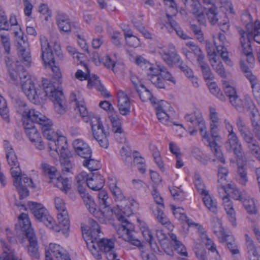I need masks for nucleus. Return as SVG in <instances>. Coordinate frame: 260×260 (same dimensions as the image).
I'll return each instance as SVG.
<instances>
[{"instance_id": "nucleus-1", "label": "nucleus", "mask_w": 260, "mask_h": 260, "mask_svg": "<svg viewBox=\"0 0 260 260\" xmlns=\"http://www.w3.org/2000/svg\"><path fill=\"white\" fill-rule=\"evenodd\" d=\"M5 62L10 78L14 81L19 77L21 82V88L29 100L35 104H38L44 100L45 93L42 87H36L30 75L24 70L19 61L12 62L9 57L5 59Z\"/></svg>"}, {"instance_id": "nucleus-2", "label": "nucleus", "mask_w": 260, "mask_h": 260, "mask_svg": "<svg viewBox=\"0 0 260 260\" xmlns=\"http://www.w3.org/2000/svg\"><path fill=\"white\" fill-rule=\"evenodd\" d=\"M6 158L10 167V172L13 179V185L19 194V198L22 200L28 196V187H34L32 179L25 174H22L20 164L15 151L11 146L5 144Z\"/></svg>"}, {"instance_id": "nucleus-3", "label": "nucleus", "mask_w": 260, "mask_h": 260, "mask_svg": "<svg viewBox=\"0 0 260 260\" xmlns=\"http://www.w3.org/2000/svg\"><path fill=\"white\" fill-rule=\"evenodd\" d=\"M126 202H120L117 206L119 209L117 214V218L120 223V227L117 230L119 238H122L125 241L129 242L133 245L141 247V243L134 235V225L129 222L125 217H129L133 214V211L127 205Z\"/></svg>"}, {"instance_id": "nucleus-4", "label": "nucleus", "mask_w": 260, "mask_h": 260, "mask_svg": "<svg viewBox=\"0 0 260 260\" xmlns=\"http://www.w3.org/2000/svg\"><path fill=\"white\" fill-rule=\"evenodd\" d=\"M146 60L139 56L136 58V63L140 66L146 64L148 79L158 88H165V81H169L174 84L176 80L170 72L164 66L159 64H152L146 63Z\"/></svg>"}, {"instance_id": "nucleus-5", "label": "nucleus", "mask_w": 260, "mask_h": 260, "mask_svg": "<svg viewBox=\"0 0 260 260\" xmlns=\"http://www.w3.org/2000/svg\"><path fill=\"white\" fill-rule=\"evenodd\" d=\"M52 122L50 120L48 125L45 123L41 126L43 136L49 141L48 145L50 154L56 155L57 150L59 149L60 151H61V155H64V151H66L68 147L66 138L54 132L52 128Z\"/></svg>"}, {"instance_id": "nucleus-6", "label": "nucleus", "mask_w": 260, "mask_h": 260, "mask_svg": "<svg viewBox=\"0 0 260 260\" xmlns=\"http://www.w3.org/2000/svg\"><path fill=\"white\" fill-rule=\"evenodd\" d=\"M18 218L22 222L21 229L22 231L25 232V235L29 242V245L27 246L29 256L32 259L39 258L40 253L37 239L33 229L30 228V222L27 214L22 213L19 216Z\"/></svg>"}, {"instance_id": "nucleus-7", "label": "nucleus", "mask_w": 260, "mask_h": 260, "mask_svg": "<svg viewBox=\"0 0 260 260\" xmlns=\"http://www.w3.org/2000/svg\"><path fill=\"white\" fill-rule=\"evenodd\" d=\"M236 124L241 137L247 144L250 153L260 161V148L257 141L254 139L249 127L246 125L241 116L237 118Z\"/></svg>"}, {"instance_id": "nucleus-8", "label": "nucleus", "mask_w": 260, "mask_h": 260, "mask_svg": "<svg viewBox=\"0 0 260 260\" xmlns=\"http://www.w3.org/2000/svg\"><path fill=\"white\" fill-rule=\"evenodd\" d=\"M42 90L45 93L44 100L47 96H49L53 102L56 111L60 114H63L66 111V105L64 97L61 91L57 90L53 83L46 80L43 83Z\"/></svg>"}, {"instance_id": "nucleus-9", "label": "nucleus", "mask_w": 260, "mask_h": 260, "mask_svg": "<svg viewBox=\"0 0 260 260\" xmlns=\"http://www.w3.org/2000/svg\"><path fill=\"white\" fill-rule=\"evenodd\" d=\"M54 204L58 213L54 231L57 232L62 231L63 233H66L70 228V220L64 203L61 199L56 197L54 199Z\"/></svg>"}, {"instance_id": "nucleus-10", "label": "nucleus", "mask_w": 260, "mask_h": 260, "mask_svg": "<svg viewBox=\"0 0 260 260\" xmlns=\"http://www.w3.org/2000/svg\"><path fill=\"white\" fill-rule=\"evenodd\" d=\"M41 166L44 173L50 179V181L56 184L62 191L67 193L71 189L69 179L67 178H63L55 167L48 164L43 163Z\"/></svg>"}, {"instance_id": "nucleus-11", "label": "nucleus", "mask_w": 260, "mask_h": 260, "mask_svg": "<svg viewBox=\"0 0 260 260\" xmlns=\"http://www.w3.org/2000/svg\"><path fill=\"white\" fill-rule=\"evenodd\" d=\"M28 207L36 219L43 222L47 226L54 230V221L43 205L37 202H29Z\"/></svg>"}, {"instance_id": "nucleus-12", "label": "nucleus", "mask_w": 260, "mask_h": 260, "mask_svg": "<svg viewBox=\"0 0 260 260\" xmlns=\"http://www.w3.org/2000/svg\"><path fill=\"white\" fill-rule=\"evenodd\" d=\"M246 32L243 29L239 28L238 32L240 36V40L241 43V39H244L245 44L251 45V40L260 44V22L256 20L253 24L248 23L246 25Z\"/></svg>"}, {"instance_id": "nucleus-13", "label": "nucleus", "mask_w": 260, "mask_h": 260, "mask_svg": "<svg viewBox=\"0 0 260 260\" xmlns=\"http://www.w3.org/2000/svg\"><path fill=\"white\" fill-rule=\"evenodd\" d=\"M159 53L164 61L169 66H172L173 64H174L181 71L183 70L182 67H187L177 54L174 46L172 44L169 45L168 49H161Z\"/></svg>"}, {"instance_id": "nucleus-14", "label": "nucleus", "mask_w": 260, "mask_h": 260, "mask_svg": "<svg viewBox=\"0 0 260 260\" xmlns=\"http://www.w3.org/2000/svg\"><path fill=\"white\" fill-rule=\"evenodd\" d=\"M89 229L87 232L83 234V237L86 243L88 248L91 249L94 252L96 251L94 249L95 243L94 240H98L99 237L101 236V232L99 225L96 221L93 219H89Z\"/></svg>"}, {"instance_id": "nucleus-15", "label": "nucleus", "mask_w": 260, "mask_h": 260, "mask_svg": "<svg viewBox=\"0 0 260 260\" xmlns=\"http://www.w3.org/2000/svg\"><path fill=\"white\" fill-rule=\"evenodd\" d=\"M225 147L228 151L233 152L238 159L242 161L245 159L242 144L236 133L228 134Z\"/></svg>"}, {"instance_id": "nucleus-16", "label": "nucleus", "mask_w": 260, "mask_h": 260, "mask_svg": "<svg viewBox=\"0 0 260 260\" xmlns=\"http://www.w3.org/2000/svg\"><path fill=\"white\" fill-rule=\"evenodd\" d=\"M228 188L223 185L218 188V193L223 201V206L227 214L228 218L233 226H236L235 211L233 208L232 202L229 199Z\"/></svg>"}, {"instance_id": "nucleus-17", "label": "nucleus", "mask_w": 260, "mask_h": 260, "mask_svg": "<svg viewBox=\"0 0 260 260\" xmlns=\"http://www.w3.org/2000/svg\"><path fill=\"white\" fill-rule=\"evenodd\" d=\"M172 209L175 217L179 220L185 222L189 227L197 230L201 238L206 234L202 225L188 218L185 214L183 208L180 207L175 208L174 206H172Z\"/></svg>"}, {"instance_id": "nucleus-18", "label": "nucleus", "mask_w": 260, "mask_h": 260, "mask_svg": "<svg viewBox=\"0 0 260 260\" xmlns=\"http://www.w3.org/2000/svg\"><path fill=\"white\" fill-rule=\"evenodd\" d=\"M41 46L42 58L44 61H48L53 59V56L55 54L59 60L63 58V54L61 51L59 46H55L54 49V53L51 51L49 43L45 36H41L40 38Z\"/></svg>"}, {"instance_id": "nucleus-19", "label": "nucleus", "mask_w": 260, "mask_h": 260, "mask_svg": "<svg viewBox=\"0 0 260 260\" xmlns=\"http://www.w3.org/2000/svg\"><path fill=\"white\" fill-rule=\"evenodd\" d=\"M96 119V123L92 124L91 128L94 138L98 142L100 146L104 148L108 147L109 143L107 136L109 135L108 131H106L99 120Z\"/></svg>"}, {"instance_id": "nucleus-20", "label": "nucleus", "mask_w": 260, "mask_h": 260, "mask_svg": "<svg viewBox=\"0 0 260 260\" xmlns=\"http://www.w3.org/2000/svg\"><path fill=\"white\" fill-rule=\"evenodd\" d=\"M52 256L56 260H71L68 253L59 245L51 243L45 249L46 260H53Z\"/></svg>"}, {"instance_id": "nucleus-21", "label": "nucleus", "mask_w": 260, "mask_h": 260, "mask_svg": "<svg viewBox=\"0 0 260 260\" xmlns=\"http://www.w3.org/2000/svg\"><path fill=\"white\" fill-rule=\"evenodd\" d=\"M214 44L217 53L220 55L225 63L230 67L233 66V63L229 57V53L225 47L228 42L225 35L221 32L218 33L217 38L214 40Z\"/></svg>"}, {"instance_id": "nucleus-22", "label": "nucleus", "mask_w": 260, "mask_h": 260, "mask_svg": "<svg viewBox=\"0 0 260 260\" xmlns=\"http://www.w3.org/2000/svg\"><path fill=\"white\" fill-rule=\"evenodd\" d=\"M183 1L186 8L194 15L198 21L202 25H205L206 20L205 12L199 2L196 0Z\"/></svg>"}, {"instance_id": "nucleus-23", "label": "nucleus", "mask_w": 260, "mask_h": 260, "mask_svg": "<svg viewBox=\"0 0 260 260\" xmlns=\"http://www.w3.org/2000/svg\"><path fill=\"white\" fill-rule=\"evenodd\" d=\"M93 242L95 243L94 244V249L96 251V252H94L90 248L88 249L96 259H101L102 258L101 251L105 252L112 249H114V247L113 241L110 239H101L100 237H99L98 240H94Z\"/></svg>"}, {"instance_id": "nucleus-24", "label": "nucleus", "mask_w": 260, "mask_h": 260, "mask_svg": "<svg viewBox=\"0 0 260 260\" xmlns=\"http://www.w3.org/2000/svg\"><path fill=\"white\" fill-rule=\"evenodd\" d=\"M184 118L186 121L190 122L192 125H198L203 138L208 139L205 122L200 112L194 111L191 113H186Z\"/></svg>"}, {"instance_id": "nucleus-25", "label": "nucleus", "mask_w": 260, "mask_h": 260, "mask_svg": "<svg viewBox=\"0 0 260 260\" xmlns=\"http://www.w3.org/2000/svg\"><path fill=\"white\" fill-rule=\"evenodd\" d=\"M155 109L158 119L162 122H167L170 113L172 112V108L170 104L165 101L162 100L158 103Z\"/></svg>"}, {"instance_id": "nucleus-26", "label": "nucleus", "mask_w": 260, "mask_h": 260, "mask_svg": "<svg viewBox=\"0 0 260 260\" xmlns=\"http://www.w3.org/2000/svg\"><path fill=\"white\" fill-rule=\"evenodd\" d=\"M73 146L76 154L79 156L87 159L91 157L92 150L87 143L81 139H76Z\"/></svg>"}, {"instance_id": "nucleus-27", "label": "nucleus", "mask_w": 260, "mask_h": 260, "mask_svg": "<svg viewBox=\"0 0 260 260\" xmlns=\"http://www.w3.org/2000/svg\"><path fill=\"white\" fill-rule=\"evenodd\" d=\"M117 103L119 113L122 115L129 114L131 105L127 94L123 91H119L117 92Z\"/></svg>"}, {"instance_id": "nucleus-28", "label": "nucleus", "mask_w": 260, "mask_h": 260, "mask_svg": "<svg viewBox=\"0 0 260 260\" xmlns=\"http://www.w3.org/2000/svg\"><path fill=\"white\" fill-rule=\"evenodd\" d=\"M166 17L168 22L164 24V27L166 28L169 32L171 33L174 30L180 38L183 40H188L189 38V36L184 32L178 23L173 19L172 16L167 13Z\"/></svg>"}, {"instance_id": "nucleus-29", "label": "nucleus", "mask_w": 260, "mask_h": 260, "mask_svg": "<svg viewBox=\"0 0 260 260\" xmlns=\"http://www.w3.org/2000/svg\"><path fill=\"white\" fill-rule=\"evenodd\" d=\"M23 114L24 116L26 115L28 118V121L31 120L32 122L39 124L41 126L45 123L48 125L49 123L50 122V119L34 109H29L28 111H24Z\"/></svg>"}, {"instance_id": "nucleus-30", "label": "nucleus", "mask_w": 260, "mask_h": 260, "mask_svg": "<svg viewBox=\"0 0 260 260\" xmlns=\"http://www.w3.org/2000/svg\"><path fill=\"white\" fill-rule=\"evenodd\" d=\"M79 193L83 200L86 208L93 215H95L97 210L92 197L86 192L84 186H79Z\"/></svg>"}, {"instance_id": "nucleus-31", "label": "nucleus", "mask_w": 260, "mask_h": 260, "mask_svg": "<svg viewBox=\"0 0 260 260\" xmlns=\"http://www.w3.org/2000/svg\"><path fill=\"white\" fill-rule=\"evenodd\" d=\"M240 67L244 76L250 81L253 92L259 93L260 92V86L257 82L256 76L252 73L249 67L244 62L241 61L240 62Z\"/></svg>"}, {"instance_id": "nucleus-32", "label": "nucleus", "mask_w": 260, "mask_h": 260, "mask_svg": "<svg viewBox=\"0 0 260 260\" xmlns=\"http://www.w3.org/2000/svg\"><path fill=\"white\" fill-rule=\"evenodd\" d=\"M56 22L60 31L65 32L71 31L72 22L66 14L58 12L56 15Z\"/></svg>"}, {"instance_id": "nucleus-33", "label": "nucleus", "mask_w": 260, "mask_h": 260, "mask_svg": "<svg viewBox=\"0 0 260 260\" xmlns=\"http://www.w3.org/2000/svg\"><path fill=\"white\" fill-rule=\"evenodd\" d=\"M104 183L103 176L96 172L91 173L87 180V186L93 190H99L102 189Z\"/></svg>"}, {"instance_id": "nucleus-34", "label": "nucleus", "mask_w": 260, "mask_h": 260, "mask_svg": "<svg viewBox=\"0 0 260 260\" xmlns=\"http://www.w3.org/2000/svg\"><path fill=\"white\" fill-rule=\"evenodd\" d=\"M72 101L76 102L77 108L84 121L88 122L89 120V115L86 108L84 105L83 99L80 96L79 92L76 94L73 93L71 95Z\"/></svg>"}, {"instance_id": "nucleus-35", "label": "nucleus", "mask_w": 260, "mask_h": 260, "mask_svg": "<svg viewBox=\"0 0 260 260\" xmlns=\"http://www.w3.org/2000/svg\"><path fill=\"white\" fill-rule=\"evenodd\" d=\"M67 151H64L65 155H61L60 149L57 150V153L56 155L50 154L52 157H56L57 156L60 155L61 157L60 162L61 167L62 168V171L64 173H69L71 172V169L73 168V164L71 160L68 157L69 154V151L68 149V146L66 148Z\"/></svg>"}, {"instance_id": "nucleus-36", "label": "nucleus", "mask_w": 260, "mask_h": 260, "mask_svg": "<svg viewBox=\"0 0 260 260\" xmlns=\"http://www.w3.org/2000/svg\"><path fill=\"white\" fill-rule=\"evenodd\" d=\"M204 139L208 143V146L210 147L211 150L216 157L217 159L219 162L224 164L225 162L224 157L221 151L220 147L217 144L215 141L214 140L212 141H210L208 137V139Z\"/></svg>"}, {"instance_id": "nucleus-37", "label": "nucleus", "mask_w": 260, "mask_h": 260, "mask_svg": "<svg viewBox=\"0 0 260 260\" xmlns=\"http://www.w3.org/2000/svg\"><path fill=\"white\" fill-rule=\"evenodd\" d=\"M154 214L159 223L169 230H172L173 226L168 217L164 214L161 209L157 207L156 210L154 212Z\"/></svg>"}, {"instance_id": "nucleus-38", "label": "nucleus", "mask_w": 260, "mask_h": 260, "mask_svg": "<svg viewBox=\"0 0 260 260\" xmlns=\"http://www.w3.org/2000/svg\"><path fill=\"white\" fill-rule=\"evenodd\" d=\"M19 46L18 47V54L20 60H23L25 65H29L31 62V58L30 51L21 45L18 42Z\"/></svg>"}, {"instance_id": "nucleus-39", "label": "nucleus", "mask_w": 260, "mask_h": 260, "mask_svg": "<svg viewBox=\"0 0 260 260\" xmlns=\"http://www.w3.org/2000/svg\"><path fill=\"white\" fill-rule=\"evenodd\" d=\"M210 61L211 66L216 73L221 77L225 78L226 77V73L222 62L215 56L211 58Z\"/></svg>"}, {"instance_id": "nucleus-40", "label": "nucleus", "mask_w": 260, "mask_h": 260, "mask_svg": "<svg viewBox=\"0 0 260 260\" xmlns=\"http://www.w3.org/2000/svg\"><path fill=\"white\" fill-rule=\"evenodd\" d=\"M170 237L172 240V244L174 246V250L180 255L187 256V252L185 247L180 241L177 240L176 235L171 233Z\"/></svg>"}, {"instance_id": "nucleus-41", "label": "nucleus", "mask_w": 260, "mask_h": 260, "mask_svg": "<svg viewBox=\"0 0 260 260\" xmlns=\"http://www.w3.org/2000/svg\"><path fill=\"white\" fill-rule=\"evenodd\" d=\"M241 47L243 48V52L246 56V61L249 64L250 67H252L254 62V58L252 53V49L250 44H245L244 39H241Z\"/></svg>"}, {"instance_id": "nucleus-42", "label": "nucleus", "mask_w": 260, "mask_h": 260, "mask_svg": "<svg viewBox=\"0 0 260 260\" xmlns=\"http://www.w3.org/2000/svg\"><path fill=\"white\" fill-rule=\"evenodd\" d=\"M250 120L253 132L255 137L260 140V115L252 111Z\"/></svg>"}, {"instance_id": "nucleus-43", "label": "nucleus", "mask_w": 260, "mask_h": 260, "mask_svg": "<svg viewBox=\"0 0 260 260\" xmlns=\"http://www.w3.org/2000/svg\"><path fill=\"white\" fill-rule=\"evenodd\" d=\"M112 123V131L114 134H122L123 129L121 127V122L118 116L116 113H111L109 115Z\"/></svg>"}, {"instance_id": "nucleus-44", "label": "nucleus", "mask_w": 260, "mask_h": 260, "mask_svg": "<svg viewBox=\"0 0 260 260\" xmlns=\"http://www.w3.org/2000/svg\"><path fill=\"white\" fill-rule=\"evenodd\" d=\"M136 90L139 94L140 99L143 102H147L151 100L152 95L150 91L142 84L139 86H136Z\"/></svg>"}, {"instance_id": "nucleus-45", "label": "nucleus", "mask_w": 260, "mask_h": 260, "mask_svg": "<svg viewBox=\"0 0 260 260\" xmlns=\"http://www.w3.org/2000/svg\"><path fill=\"white\" fill-rule=\"evenodd\" d=\"M46 68L50 69L53 73V77L56 79H59L61 78V73L58 66L56 65L54 60V55L53 56V59L49 60L48 61H44Z\"/></svg>"}, {"instance_id": "nucleus-46", "label": "nucleus", "mask_w": 260, "mask_h": 260, "mask_svg": "<svg viewBox=\"0 0 260 260\" xmlns=\"http://www.w3.org/2000/svg\"><path fill=\"white\" fill-rule=\"evenodd\" d=\"M224 240L226 242L228 248L232 253V254H236L239 253L235 239L232 235H223Z\"/></svg>"}, {"instance_id": "nucleus-47", "label": "nucleus", "mask_w": 260, "mask_h": 260, "mask_svg": "<svg viewBox=\"0 0 260 260\" xmlns=\"http://www.w3.org/2000/svg\"><path fill=\"white\" fill-rule=\"evenodd\" d=\"M198 63L202 70L204 79L205 80H212L214 78V75L209 65L204 61V60H202Z\"/></svg>"}, {"instance_id": "nucleus-48", "label": "nucleus", "mask_w": 260, "mask_h": 260, "mask_svg": "<svg viewBox=\"0 0 260 260\" xmlns=\"http://www.w3.org/2000/svg\"><path fill=\"white\" fill-rule=\"evenodd\" d=\"M186 46L188 47L190 51L193 54L194 56L197 58L198 62L204 60L205 56L203 53L201 49L198 46L196 45L192 42H189L186 43Z\"/></svg>"}, {"instance_id": "nucleus-49", "label": "nucleus", "mask_w": 260, "mask_h": 260, "mask_svg": "<svg viewBox=\"0 0 260 260\" xmlns=\"http://www.w3.org/2000/svg\"><path fill=\"white\" fill-rule=\"evenodd\" d=\"M0 115L7 123L10 122L9 111L5 100L0 94Z\"/></svg>"}, {"instance_id": "nucleus-50", "label": "nucleus", "mask_w": 260, "mask_h": 260, "mask_svg": "<svg viewBox=\"0 0 260 260\" xmlns=\"http://www.w3.org/2000/svg\"><path fill=\"white\" fill-rule=\"evenodd\" d=\"M194 184L198 191L202 196L208 193V191L206 190V187L198 172H196L194 174Z\"/></svg>"}, {"instance_id": "nucleus-51", "label": "nucleus", "mask_w": 260, "mask_h": 260, "mask_svg": "<svg viewBox=\"0 0 260 260\" xmlns=\"http://www.w3.org/2000/svg\"><path fill=\"white\" fill-rule=\"evenodd\" d=\"M203 200L205 205L210 211L213 213L217 212V204L213 200L209 192L203 196Z\"/></svg>"}, {"instance_id": "nucleus-52", "label": "nucleus", "mask_w": 260, "mask_h": 260, "mask_svg": "<svg viewBox=\"0 0 260 260\" xmlns=\"http://www.w3.org/2000/svg\"><path fill=\"white\" fill-rule=\"evenodd\" d=\"M236 178L239 183L243 185L248 181L246 169L244 166H238Z\"/></svg>"}, {"instance_id": "nucleus-53", "label": "nucleus", "mask_w": 260, "mask_h": 260, "mask_svg": "<svg viewBox=\"0 0 260 260\" xmlns=\"http://www.w3.org/2000/svg\"><path fill=\"white\" fill-rule=\"evenodd\" d=\"M83 165L91 172L97 171L101 168L100 162L94 159H92L90 157L85 159L83 162Z\"/></svg>"}, {"instance_id": "nucleus-54", "label": "nucleus", "mask_w": 260, "mask_h": 260, "mask_svg": "<svg viewBox=\"0 0 260 260\" xmlns=\"http://www.w3.org/2000/svg\"><path fill=\"white\" fill-rule=\"evenodd\" d=\"M193 251L198 260H208L207 252L200 245L197 244Z\"/></svg>"}, {"instance_id": "nucleus-55", "label": "nucleus", "mask_w": 260, "mask_h": 260, "mask_svg": "<svg viewBox=\"0 0 260 260\" xmlns=\"http://www.w3.org/2000/svg\"><path fill=\"white\" fill-rule=\"evenodd\" d=\"M206 15L211 24H215L217 22L218 20V14L217 8L215 6H212L208 9Z\"/></svg>"}, {"instance_id": "nucleus-56", "label": "nucleus", "mask_w": 260, "mask_h": 260, "mask_svg": "<svg viewBox=\"0 0 260 260\" xmlns=\"http://www.w3.org/2000/svg\"><path fill=\"white\" fill-rule=\"evenodd\" d=\"M201 239L205 244L206 249L208 250V252H214L217 249V246L214 241L209 238L207 234L202 237Z\"/></svg>"}, {"instance_id": "nucleus-57", "label": "nucleus", "mask_w": 260, "mask_h": 260, "mask_svg": "<svg viewBox=\"0 0 260 260\" xmlns=\"http://www.w3.org/2000/svg\"><path fill=\"white\" fill-rule=\"evenodd\" d=\"M210 92L221 101L225 100V96L220 92V89L215 82H211L208 84Z\"/></svg>"}, {"instance_id": "nucleus-58", "label": "nucleus", "mask_w": 260, "mask_h": 260, "mask_svg": "<svg viewBox=\"0 0 260 260\" xmlns=\"http://www.w3.org/2000/svg\"><path fill=\"white\" fill-rule=\"evenodd\" d=\"M143 236L145 239L149 243L151 248L156 251L158 249L156 243L154 241V238L152 235L151 232L148 230L144 231L142 232Z\"/></svg>"}, {"instance_id": "nucleus-59", "label": "nucleus", "mask_w": 260, "mask_h": 260, "mask_svg": "<svg viewBox=\"0 0 260 260\" xmlns=\"http://www.w3.org/2000/svg\"><path fill=\"white\" fill-rule=\"evenodd\" d=\"M243 206L247 211L251 214H255L256 210L253 199H244L242 201Z\"/></svg>"}, {"instance_id": "nucleus-60", "label": "nucleus", "mask_w": 260, "mask_h": 260, "mask_svg": "<svg viewBox=\"0 0 260 260\" xmlns=\"http://www.w3.org/2000/svg\"><path fill=\"white\" fill-rule=\"evenodd\" d=\"M229 194L236 200L242 201L244 198L242 197L241 191L236 187H232V185L228 184Z\"/></svg>"}, {"instance_id": "nucleus-61", "label": "nucleus", "mask_w": 260, "mask_h": 260, "mask_svg": "<svg viewBox=\"0 0 260 260\" xmlns=\"http://www.w3.org/2000/svg\"><path fill=\"white\" fill-rule=\"evenodd\" d=\"M98 198L99 204L102 208H105L108 206L107 200L108 198L107 192L106 190L101 189L99 190Z\"/></svg>"}, {"instance_id": "nucleus-62", "label": "nucleus", "mask_w": 260, "mask_h": 260, "mask_svg": "<svg viewBox=\"0 0 260 260\" xmlns=\"http://www.w3.org/2000/svg\"><path fill=\"white\" fill-rule=\"evenodd\" d=\"M230 103L237 110L242 111L244 108V102L237 94L235 96L231 98L229 100Z\"/></svg>"}, {"instance_id": "nucleus-63", "label": "nucleus", "mask_w": 260, "mask_h": 260, "mask_svg": "<svg viewBox=\"0 0 260 260\" xmlns=\"http://www.w3.org/2000/svg\"><path fill=\"white\" fill-rule=\"evenodd\" d=\"M9 23L4 10L0 7V28L4 30H8Z\"/></svg>"}, {"instance_id": "nucleus-64", "label": "nucleus", "mask_w": 260, "mask_h": 260, "mask_svg": "<svg viewBox=\"0 0 260 260\" xmlns=\"http://www.w3.org/2000/svg\"><path fill=\"white\" fill-rule=\"evenodd\" d=\"M229 171L227 168L219 165L218 167L217 176L218 177V181L221 182V184L225 183V177L228 174Z\"/></svg>"}]
</instances>
